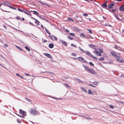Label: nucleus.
I'll return each mask as SVG.
<instances>
[{
  "instance_id": "12",
  "label": "nucleus",
  "mask_w": 124,
  "mask_h": 124,
  "mask_svg": "<svg viewBox=\"0 0 124 124\" xmlns=\"http://www.w3.org/2000/svg\"><path fill=\"white\" fill-rule=\"evenodd\" d=\"M83 66L84 67L85 70L88 72H89L90 69L88 68L86 66H84V65H83Z\"/></svg>"
},
{
  "instance_id": "39",
  "label": "nucleus",
  "mask_w": 124,
  "mask_h": 124,
  "mask_svg": "<svg viewBox=\"0 0 124 124\" xmlns=\"http://www.w3.org/2000/svg\"><path fill=\"white\" fill-rule=\"evenodd\" d=\"M89 64L90 65H92V66H94V65L92 63V62H89Z\"/></svg>"
},
{
  "instance_id": "20",
  "label": "nucleus",
  "mask_w": 124,
  "mask_h": 124,
  "mask_svg": "<svg viewBox=\"0 0 124 124\" xmlns=\"http://www.w3.org/2000/svg\"><path fill=\"white\" fill-rule=\"evenodd\" d=\"M117 61L120 63L124 62V59H122L120 60L119 59H117Z\"/></svg>"
},
{
  "instance_id": "22",
  "label": "nucleus",
  "mask_w": 124,
  "mask_h": 124,
  "mask_svg": "<svg viewBox=\"0 0 124 124\" xmlns=\"http://www.w3.org/2000/svg\"><path fill=\"white\" fill-rule=\"evenodd\" d=\"M120 10L121 11H124V8L123 7H121L119 8Z\"/></svg>"
},
{
  "instance_id": "61",
  "label": "nucleus",
  "mask_w": 124,
  "mask_h": 124,
  "mask_svg": "<svg viewBox=\"0 0 124 124\" xmlns=\"http://www.w3.org/2000/svg\"><path fill=\"white\" fill-rule=\"evenodd\" d=\"M0 65L2 67H4L3 66V65H2V64H0Z\"/></svg>"
},
{
  "instance_id": "8",
  "label": "nucleus",
  "mask_w": 124,
  "mask_h": 124,
  "mask_svg": "<svg viewBox=\"0 0 124 124\" xmlns=\"http://www.w3.org/2000/svg\"><path fill=\"white\" fill-rule=\"evenodd\" d=\"M115 5V4L113 3H112L109 4L108 5V7L110 8H113V7Z\"/></svg>"
},
{
  "instance_id": "14",
  "label": "nucleus",
  "mask_w": 124,
  "mask_h": 124,
  "mask_svg": "<svg viewBox=\"0 0 124 124\" xmlns=\"http://www.w3.org/2000/svg\"><path fill=\"white\" fill-rule=\"evenodd\" d=\"M81 90L84 92L86 93L87 92V90L84 88L82 87H81Z\"/></svg>"
},
{
  "instance_id": "57",
  "label": "nucleus",
  "mask_w": 124,
  "mask_h": 124,
  "mask_svg": "<svg viewBox=\"0 0 124 124\" xmlns=\"http://www.w3.org/2000/svg\"><path fill=\"white\" fill-rule=\"evenodd\" d=\"M65 31H66V32H69V31L67 29H66Z\"/></svg>"
},
{
  "instance_id": "31",
  "label": "nucleus",
  "mask_w": 124,
  "mask_h": 124,
  "mask_svg": "<svg viewBox=\"0 0 124 124\" xmlns=\"http://www.w3.org/2000/svg\"><path fill=\"white\" fill-rule=\"evenodd\" d=\"M94 85H97L98 82H94L93 83H92Z\"/></svg>"
},
{
  "instance_id": "41",
  "label": "nucleus",
  "mask_w": 124,
  "mask_h": 124,
  "mask_svg": "<svg viewBox=\"0 0 124 124\" xmlns=\"http://www.w3.org/2000/svg\"><path fill=\"white\" fill-rule=\"evenodd\" d=\"M70 34L72 36H74L75 35V34L73 33H70Z\"/></svg>"
},
{
  "instance_id": "17",
  "label": "nucleus",
  "mask_w": 124,
  "mask_h": 124,
  "mask_svg": "<svg viewBox=\"0 0 124 124\" xmlns=\"http://www.w3.org/2000/svg\"><path fill=\"white\" fill-rule=\"evenodd\" d=\"M102 7L103 8H106L107 7V5L106 2L105 3L103 4Z\"/></svg>"
},
{
  "instance_id": "59",
  "label": "nucleus",
  "mask_w": 124,
  "mask_h": 124,
  "mask_svg": "<svg viewBox=\"0 0 124 124\" xmlns=\"http://www.w3.org/2000/svg\"><path fill=\"white\" fill-rule=\"evenodd\" d=\"M45 72L48 73H49L50 72L49 71H45V72H42V73H44Z\"/></svg>"
},
{
  "instance_id": "60",
  "label": "nucleus",
  "mask_w": 124,
  "mask_h": 124,
  "mask_svg": "<svg viewBox=\"0 0 124 124\" xmlns=\"http://www.w3.org/2000/svg\"><path fill=\"white\" fill-rule=\"evenodd\" d=\"M117 102H119V103H121L122 104H123V102H121V101H118Z\"/></svg>"
},
{
  "instance_id": "19",
  "label": "nucleus",
  "mask_w": 124,
  "mask_h": 124,
  "mask_svg": "<svg viewBox=\"0 0 124 124\" xmlns=\"http://www.w3.org/2000/svg\"><path fill=\"white\" fill-rule=\"evenodd\" d=\"M76 80L79 83H83V82L79 78L76 79Z\"/></svg>"
},
{
  "instance_id": "13",
  "label": "nucleus",
  "mask_w": 124,
  "mask_h": 124,
  "mask_svg": "<svg viewBox=\"0 0 124 124\" xmlns=\"http://www.w3.org/2000/svg\"><path fill=\"white\" fill-rule=\"evenodd\" d=\"M48 46L49 48H52L54 47V45L52 43H50L49 44Z\"/></svg>"
},
{
  "instance_id": "4",
  "label": "nucleus",
  "mask_w": 124,
  "mask_h": 124,
  "mask_svg": "<svg viewBox=\"0 0 124 124\" xmlns=\"http://www.w3.org/2000/svg\"><path fill=\"white\" fill-rule=\"evenodd\" d=\"M79 61H81L84 63H85L86 61L82 57H79L78 58Z\"/></svg>"
},
{
  "instance_id": "48",
  "label": "nucleus",
  "mask_w": 124,
  "mask_h": 124,
  "mask_svg": "<svg viewBox=\"0 0 124 124\" xmlns=\"http://www.w3.org/2000/svg\"><path fill=\"white\" fill-rule=\"evenodd\" d=\"M53 37H54V39H55V40L56 41V40H57V38L56 37H55V36H53Z\"/></svg>"
},
{
  "instance_id": "51",
  "label": "nucleus",
  "mask_w": 124,
  "mask_h": 124,
  "mask_svg": "<svg viewBox=\"0 0 124 124\" xmlns=\"http://www.w3.org/2000/svg\"><path fill=\"white\" fill-rule=\"evenodd\" d=\"M65 86L67 87H68L69 86L66 84H65Z\"/></svg>"
},
{
  "instance_id": "54",
  "label": "nucleus",
  "mask_w": 124,
  "mask_h": 124,
  "mask_svg": "<svg viewBox=\"0 0 124 124\" xmlns=\"http://www.w3.org/2000/svg\"><path fill=\"white\" fill-rule=\"evenodd\" d=\"M48 37L50 38V39H51L52 40H53V38L51 36H48Z\"/></svg>"
},
{
  "instance_id": "25",
  "label": "nucleus",
  "mask_w": 124,
  "mask_h": 124,
  "mask_svg": "<svg viewBox=\"0 0 124 124\" xmlns=\"http://www.w3.org/2000/svg\"><path fill=\"white\" fill-rule=\"evenodd\" d=\"M108 10L111 12H114L116 11V9H112L111 10Z\"/></svg>"
},
{
  "instance_id": "64",
  "label": "nucleus",
  "mask_w": 124,
  "mask_h": 124,
  "mask_svg": "<svg viewBox=\"0 0 124 124\" xmlns=\"http://www.w3.org/2000/svg\"><path fill=\"white\" fill-rule=\"evenodd\" d=\"M19 77H20V78H22V79H23V76H20Z\"/></svg>"
},
{
  "instance_id": "7",
  "label": "nucleus",
  "mask_w": 124,
  "mask_h": 124,
  "mask_svg": "<svg viewBox=\"0 0 124 124\" xmlns=\"http://www.w3.org/2000/svg\"><path fill=\"white\" fill-rule=\"evenodd\" d=\"M19 113L20 114H22V115L24 116L26 115L25 112L23 110H22L20 109L19 110Z\"/></svg>"
},
{
  "instance_id": "56",
  "label": "nucleus",
  "mask_w": 124,
  "mask_h": 124,
  "mask_svg": "<svg viewBox=\"0 0 124 124\" xmlns=\"http://www.w3.org/2000/svg\"><path fill=\"white\" fill-rule=\"evenodd\" d=\"M47 42V41L46 40H44V41L43 42L44 43H46Z\"/></svg>"
},
{
  "instance_id": "43",
  "label": "nucleus",
  "mask_w": 124,
  "mask_h": 124,
  "mask_svg": "<svg viewBox=\"0 0 124 124\" xmlns=\"http://www.w3.org/2000/svg\"><path fill=\"white\" fill-rule=\"evenodd\" d=\"M67 37L69 39H70V40L73 39V38H72L70 36H67Z\"/></svg>"
},
{
  "instance_id": "9",
  "label": "nucleus",
  "mask_w": 124,
  "mask_h": 124,
  "mask_svg": "<svg viewBox=\"0 0 124 124\" xmlns=\"http://www.w3.org/2000/svg\"><path fill=\"white\" fill-rule=\"evenodd\" d=\"M89 72L90 73L93 74H95V71L92 69H90Z\"/></svg>"
},
{
  "instance_id": "10",
  "label": "nucleus",
  "mask_w": 124,
  "mask_h": 124,
  "mask_svg": "<svg viewBox=\"0 0 124 124\" xmlns=\"http://www.w3.org/2000/svg\"><path fill=\"white\" fill-rule=\"evenodd\" d=\"M110 53L114 57L116 54V52L113 51H111Z\"/></svg>"
},
{
  "instance_id": "52",
  "label": "nucleus",
  "mask_w": 124,
  "mask_h": 124,
  "mask_svg": "<svg viewBox=\"0 0 124 124\" xmlns=\"http://www.w3.org/2000/svg\"><path fill=\"white\" fill-rule=\"evenodd\" d=\"M122 34L124 36V30H122Z\"/></svg>"
},
{
  "instance_id": "1",
  "label": "nucleus",
  "mask_w": 124,
  "mask_h": 124,
  "mask_svg": "<svg viewBox=\"0 0 124 124\" xmlns=\"http://www.w3.org/2000/svg\"><path fill=\"white\" fill-rule=\"evenodd\" d=\"M18 11L21 12H23L28 15L30 16H31V13L28 10H26L25 9H23V10L20 9H18Z\"/></svg>"
},
{
  "instance_id": "16",
  "label": "nucleus",
  "mask_w": 124,
  "mask_h": 124,
  "mask_svg": "<svg viewBox=\"0 0 124 124\" xmlns=\"http://www.w3.org/2000/svg\"><path fill=\"white\" fill-rule=\"evenodd\" d=\"M114 57H115L116 58L117 61V59H120V56L119 55H118L116 54Z\"/></svg>"
},
{
  "instance_id": "50",
  "label": "nucleus",
  "mask_w": 124,
  "mask_h": 124,
  "mask_svg": "<svg viewBox=\"0 0 124 124\" xmlns=\"http://www.w3.org/2000/svg\"><path fill=\"white\" fill-rule=\"evenodd\" d=\"M18 48L21 51H23L22 49L20 47H18Z\"/></svg>"
},
{
  "instance_id": "47",
  "label": "nucleus",
  "mask_w": 124,
  "mask_h": 124,
  "mask_svg": "<svg viewBox=\"0 0 124 124\" xmlns=\"http://www.w3.org/2000/svg\"><path fill=\"white\" fill-rule=\"evenodd\" d=\"M87 30L89 31V33H91V34H92V32L91 31V30H90L89 29H87Z\"/></svg>"
},
{
  "instance_id": "24",
  "label": "nucleus",
  "mask_w": 124,
  "mask_h": 124,
  "mask_svg": "<svg viewBox=\"0 0 124 124\" xmlns=\"http://www.w3.org/2000/svg\"><path fill=\"white\" fill-rule=\"evenodd\" d=\"M39 2L40 3H41V4H43V5H46V6H48V5L47 4H46L45 3H43L41 1H39Z\"/></svg>"
},
{
  "instance_id": "55",
  "label": "nucleus",
  "mask_w": 124,
  "mask_h": 124,
  "mask_svg": "<svg viewBox=\"0 0 124 124\" xmlns=\"http://www.w3.org/2000/svg\"><path fill=\"white\" fill-rule=\"evenodd\" d=\"M1 10L2 11H4L5 12H8V11H5V10H4L2 9H1Z\"/></svg>"
},
{
  "instance_id": "15",
  "label": "nucleus",
  "mask_w": 124,
  "mask_h": 124,
  "mask_svg": "<svg viewBox=\"0 0 124 124\" xmlns=\"http://www.w3.org/2000/svg\"><path fill=\"white\" fill-rule=\"evenodd\" d=\"M34 20H35V23L36 24H37V25H38V24H39V22L35 18H34Z\"/></svg>"
},
{
  "instance_id": "27",
  "label": "nucleus",
  "mask_w": 124,
  "mask_h": 124,
  "mask_svg": "<svg viewBox=\"0 0 124 124\" xmlns=\"http://www.w3.org/2000/svg\"><path fill=\"white\" fill-rule=\"evenodd\" d=\"M114 16L115 17H116V18L118 20L120 21V18H119V17L115 14H114Z\"/></svg>"
},
{
  "instance_id": "34",
  "label": "nucleus",
  "mask_w": 124,
  "mask_h": 124,
  "mask_svg": "<svg viewBox=\"0 0 124 124\" xmlns=\"http://www.w3.org/2000/svg\"><path fill=\"white\" fill-rule=\"evenodd\" d=\"M80 36L81 37H84V34L83 33H82L80 34Z\"/></svg>"
},
{
  "instance_id": "42",
  "label": "nucleus",
  "mask_w": 124,
  "mask_h": 124,
  "mask_svg": "<svg viewBox=\"0 0 124 124\" xmlns=\"http://www.w3.org/2000/svg\"><path fill=\"white\" fill-rule=\"evenodd\" d=\"M78 48H79V49L80 51H82V52H84V51L80 47H79Z\"/></svg>"
},
{
  "instance_id": "44",
  "label": "nucleus",
  "mask_w": 124,
  "mask_h": 124,
  "mask_svg": "<svg viewBox=\"0 0 124 124\" xmlns=\"http://www.w3.org/2000/svg\"><path fill=\"white\" fill-rule=\"evenodd\" d=\"M71 55L72 56H77V55L76 54L74 53H72Z\"/></svg>"
},
{
  "instance_id": "30",
  "label": "nucleus",
  "mask_w": 124,
  "mask_h": 124,
  "mask_svg": "<svg viewBox=\"0 0 124 124\" xmlns=\"http://www.w3.org/2000/svg\"><path fill=\"white\" fill-rule=\"evenodd\" d=\"M25 99L29 102L31 101V100H30L29 99L27 98H25Z\"/></svg>"
},
{
  "instance_id": "2",
  "label": "nucleus",
  "mask_w": 124,
  "mask_h": 124,
  "mask_svg": "<svg viewBox=\"0 0 124 124\" xmlns=\"http://www.w3.org/2000/svg\"><path fill=\"white\" fill-rule=\"evenodd\" d=\"M3 5L5 6H8L9 7L11 8L14 10H16L15 8L10 6V3L8 2L4 1L3 2Z\"/></svg>"
},
{
  "instance_id": "33",
  "label": "nucleus",
  "mask_w": 124,
  "mask_h": 124,
  "mask_svg": "<svg viewBox=\"0 0 124 124\" xmlns=\"http://www.w3.org/2000/svg\"><path fill=\"white\" fill-rule=\"evenodd\" d=\"M71 46H72L73 47H76L77 46H76L74 44H71Z\"/></svg>"
},
{
  "instance_id": "46",
  "label": "nucleus",
  "mask_w": 124,
  "mask_h": 124,
  "mask_svg": "<svg viewBox=\"0 0 124 124\" xmlns=\"http://www.w3.org/2000/svg\"><path fill=\"white\" fill-rule=\"evenodd\" d=\"M109 107L112 108H114L113 105H109Z\"/></svg>"
},
{
  "instance_id": "23",
  "label": "nucleus",
  "mask_w": 124,
  "mask_h": 124,
  "mask_svg": "<svg viewBox=\"0 0 124 124\" xmlns=\"http://www.w3.org/2000/svg\"><path fill=\"white\" fill-rule=\"evenodd\" d=\"M91 37L92 36L89 35H87L86 37V38H91Z\"/></svg>"
},
{
  "instance_id": "37",
  "label": "nucleus",
  "mask_w": 124,
  "mask_h": 124,
  "mask_svg": "<svg viewBox=\"0 0 124 124\" xmlns=\"http://www.w3.org/2000/svg\"><path fill=\"white\" fill-rule=\"evenodd\" d=\"M99 51L100 52V53H103V51L102 50L99 49Z\"/></svg>"
},
{
  "instance_id": "32",
  "label": "nucleus",
  "mask_w": 124,
  "mask_h": 124,
  "mask_svg": "<svg viewBox=\"0 0 124 124\" xmlns=\"http://www.w3.org/2000/svg\"><path fill=\"white\" fill-rule=\"evenodd\" d=\"M99 60L100 61H103L104 60V58L103 57H101L99 59Z\"/></svg>"
},
{
  "instance_id": "5",
  "label": "nucleus",
  "mask_w": 124,
  "mask_h": 124,
  "mask_svg": "<svg viewBox=\"0 0 124 124\" xmlns=\"http://www.w3.org/2000/svg\"><path fill=\"white\" fill-rule=\"evenodd\" d=\"M86 54L90 56H91L94 59H97V58H96L95 56H93L91 54V53L88 51H87L86 52Z\"/></svg>"
},
{
  "instance_id": "26",
  "label": "nucleus",
  "mask_w": 124,
  "mask_h": 124,
  "mask_svg": "<svg viewBox=\"0 0 124 124\" xmlns=\"http://www.w3.org/2000/svg\"><path fill=\"white\" fill-rule=\"evenodd\" d=\"M74 30L77 31H79V28H74Z\"/></svg>"
},
{
  "instance_id": "49",
  "label": "nucleus",
  "mask_w": 124,
  "mask_h": 124,
  "mask_svg": "<svg viewBox=\"0 0 124 124\" xmlns=\"http://www.w3.org/2000/svg\"><path fill=\"white\" fill-rule=\"evenodd\" d=\"M83 15L85 16H88L87 14L86 13L84 14Z\"/></svg>"
},
{
  "instance_id": "63",
  "label": "nucleus",
  "mask_w": 124,
  "mask_h": 124,
  "mask_svg": "<svg viewBox=\"0 0 124 124\" xmlns=\"http://www.w3.org/2000/svg\"><path fill=\"white\" fill-rule=\"evenodd\" d=\"M47 33L50 35H51V34L50 33V32H47Z\"/></svg>"
},
{
  "instance_id": "21",
  "label": "nucleus",
  "mask_w": 124,
  "mask_h": 124,
  "mask_svg": "<svg viewBox=\"0 0 124 124\" xmlns=\"http://www.w3.org/2000/svg\"><path fill=\"white\" fill-rule=\"evenodd\" d=\"M62 42L63 45L66 46H67V44H66V42L65 41H62Z\"/></svg>"
},
{
  "instance_id": "6",
  "label": "nucleus",
  "mask_w": 124,
  "mask_h": 124,
  "mask_svg": "<svg viewBox=\"0 0 124 124\" xmlns=\"http://www.w3.org/2000/svg\"><path fill=\"white\" fill-rule=\"evenodd\" d=\"M93 52L94 53H95V54L96 55L101 56L102 55V54L99 52L96 51H94Z\"/></svg>"
},
{
  "instance_id": "36",
  "label": "nucleus",
  "mask_w": 124,
  "mask_h": 124,
  "mask_svg": "<svg viewBox=\"0 0 124 124\" xmlns=\"http://www.w3.org/2000/svg\"><path fill=\"white\" fill-rule=\"evenodd\" d=\"M114 48L115 49H118L119 48V47L118 46L116 45H114Z\"/></svg>"
},
{
  "instance_id": "53",
  "label": "nucleus",
  "mask_w": 124,
  "mask_h": 124,
  "mask_svg": "<svg viewBox=\"0 0 124 124\" xmlns=\"http://www.w3.org/2000/svg\"><path fill=\"white\" fill-rule=\"evenodd\" d=\"M4 45L6 47H8V45L7 44H4Z\"/></svg>"
},
{
  "instance_id": "40",
  "label": "nucleus",
  "mask_w": 124,
  "mask_h": 124,
  "mask_svg": "<svg viewBox=\"0 0 124 124\" xmlns=\"http://www.w3.org/2000/svg\"><path fill=\"white\" fill-rule=\"evenodd\" d=\"M89 46L90 47H93L94 46V45L93 44H90L89 45Z\"/></svg>"
},
{
  "instance_id": "11",
  "label": "nucleus",
  "mask_w": 124,
  "mask_h": 124,
  "mask_svg": "<svg viewBox=\"0 0 124 124\" xmlns=\"http://www.w3.org/2000/svg\"><path fill=\"white\" fill-rule=\"evenodd\" d=\"M43 54L44 55L47 56L48 58H51V56L49 54L47 53H44Z\"/></svg>"
},
{
  "instance_id": "58",
  "label": "nucleus",
  "mask_w": 124,
  "mask_h": 124,
  "mask_svg": "<svg viewBox=\"0 0 124 124\" xmlns=\"http://www.w3.org/2000/svg\"><path fill=\"white\" fill-rule=\"evenodd\" d=\"M16 75L17 76L19 77L20 76V75L18 73H16Z\"/></svg>"
},
{
  "instance_id": "28",
  "label": "nucleus",
  "mask_w": 124,
  "mask_h": 124,
  "mask_svg": "<svg viewBox=\"0 0 124 124\" xmlns=\"http://www.w3.org/2000/svg\"><path fill=\"white\" fill-rule=\"evenodd\" d=\"M17 122L19 123H21V121L19 119H17Z\"/></svg>"
},
{
  "instance_id": "35",
  "label": "nucleus",
  "mask_w": 124,
  "mask_h": 124,
  "mask_svg": "<svg viewBox=\"0 0 124 124\" xmlns=\"http://www.w3.org/2000/svg\"><path fill=\"white\" fill-rule=\"evenodd\" d=\"M105 26H108L110 27H111V25H109L108 23H105Z\"/></svg>"
},
{
  "instance_id": "29",
  "label": "nucleus",
  "mask_w": 124,
  "mask_h": 124,
  "mask_svg": "<svg viewBox=\"0 0 124 124\" xmlns=\"http://www.w3.org/2000/svg\"><path fill=\"white\" fill-rule=\"evenodd\" d=\"M25 47L26 49L28 51H30V49L28 47L26 46Z\"/></svg>"
},
{
  "instance_id": "62",
  "label": "nucleus",
  "mask_w": 124,
  "mask_h": 124,
  "mask_svg": "<svg viewBox=\"0 0 124 124\" xmlns=\"http://www.w3.org/2000/svg\"><path fill=\"white\" fill-rule=\"evenodd\" d=\"M45 29L46 30V32H49V31H48V30H47L46 29V28H45Z\"/></svg>"
},
{
  "instance_id": "45",
  "label": "nucleus",
  "mask_w": 124,
  "mask_h": 124,
  "mask_svg": "<svg viewBox=\"0 0 124 124\" xmlns=\"http://www.w3.org/2000/svg\"><path fill=\"white\" fill-rule=\"evenodd\" d=\"M16 19L18 20H21L20 17L19 16H17L16 17Z\"/></svg>"
},
{
  "instance_id": "18",
  "label": "nucleus",
  "mask_w": 124,
  "mask_h": 124,
  "mask_svg": "<svg viewBox=\"0 0 124 124\" xmlns=\"http://www.w3.org/2000/svg\"><path fill=\"white\" fill-rule=\"evenodd\" d=\"M33 14L38 15L39 14V13L35 11H33Z\"/></svg>"
},
{
  "instance_id": "3",
  "label": "nucleus",
  "mask_w": 124,
  "mask_h": 124,
  "mask_svg": "<svg viewBox=\"0 0 124 124\" xmlns=\"http://www.w3.org/2000/svg\"><path fill=\"white\" fill-rule=\"evenodd\" d=\"M37 111L36 109L34 108H32L31 114L33 115H35L37 113Z\"/></svg>"
},
{
  "instance_id": "38",
  "label": "nucleus",
  "mask_w": 124,
  "mask_h": 124,
  "mask_svg": "<svg viewBox=\"0 0 124 124\" xmlns=\"http://www.w3.org/2000/svg\"><path fill=\"white\" fill-rule=\"evenodd\" d=\"M92 91L90 90H89L88 91V93L89 94H91L92 93Z\"/></svg>"
}]
</instances>
